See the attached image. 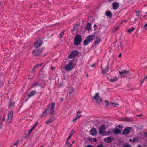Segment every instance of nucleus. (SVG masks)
I'll return each instance as SVG.
<instances>
[{"label": "nucleus", "mask_w": 147, "mask_h": 147, "mask_svg": "<svg viewBox=\"0 0 147 147\" xmlns=\"http://www.w3.org/2000/svg\"><path fill=\"white\" fill-rule=\"evenodd\" d=\"M105 102H107V100H106L105 101Z\"/></svg>", "instance_id": "nucleus-62"}, {"label": "nucleus", "mask_w": 147, "mask_h": 147, "mask_svg": "<svg viewBox=\"0 0 147 147\" xmlns=\"http://www.w3.org/2000/svg\"><path fill=\"white\" fill-rule=\"evenodd\" d=\"M51 69H52V70H53L54 69V68L53 67H51Z\"/></svg>", "instance_id": "nucleus-59"}, {"label": "nucleus", "mask_w": 147, "mask_h": 147, "mask_svg": "<svg viewBox=\"0 0 147 147\" xmlns=\"http://www.w3.org/2000/svg\"><path fill=\"white\" fill-rule=\"evenodd\" d=\"M147 79V76H146V77H145V78H144V79H143V80L140 83V86H141V85L142 84H143V82H144V80H145V79Z\"/></svg>", "instance_id": "nucleus-33"}, {"label": "nucleus", "mask_w": 147, "mask_h": 147, "mask_svg": "<svg viewBox=\"0 0 147 147\" xmlns=\"http://www.w3.org/2000/svg\"><path fill=\"white\" fill-rule=\"evenodd\" d=\"M117 79V77L112 78L109 79L110 81L111 82H115Z\"/></svg>", "instance_id": "nucleus-27"}, {"label": "nucleus", "mask_w": 147, "mask_h": 147, "mask_svg": "<svg viewBox=\"0 0 147 147\" xmlns=\"http://www.w3.org/2000/svg\"><path fill=\"white\" fill-rule=\"evenodd\" d=\"M68 140H67V141L65 143V145L66 146H71V144L69 143L68 142Z\"/></svg>", "instance_id": "nucleus-32"}, {"label": "nucleus", "mask_w": 147, "mask_h": 147, "mask_svg": "<svg viewBox=\"0 0 147 147\" xmlns=\"http://www.w3.org/2000/svg\"><path fill=\"white\" fill-rule=\"evenodd\" d=\"M19 141L18 140L14 144V145H16L17 147L18 144L19 143Z\"/></svg>", "instance_id": "nucleus-39"}, {"label": "nucleus", "mask_w": 147, "mask_h": 147, "mask_svg": "<svg viewBox=\"0 0 147 147\" xmlns=\"http://www.w3.org/2000/svg\"><path fill=\"white\" fill-rule=\"evenodd\" d=\"M118 47H121V48H122V47L121 45V43L120 44V45H119L118 46Z\"/></svg>", "instance_id": "nucleus-51"}, {"label": "nucleus", "mask_w": 147, "mask_h": 147, "mask_svg": "<svg viewBox=\"0 0 147 147\" xmlns=\"http://www.w3.org/2000/svg\"><path fill=\"white\" fill-rule=\"evenodd\" d=\"M36 91H31L28 94V96L27 97H28V99L26 100L25 102H26L27 100L29 99V97H32L33 96L36 94Z\"/></svg>", "instance_id": "nucleus-15"}, {"label": "nucleus", "mask_w": 147, "mask_h": 147, "mask_svg": "<svg viewBox=\"0 0 147 147\" xmlns=\"http://www.w3.org/2000/svg\"><path fill=\"white\" fill-rule=\"evenodd\" d=\"M106 128L104 125H101L99 129V133L100 134H104L105 132Z\"/></svg>", "instance_id": "nucleus-11"}, {"label": "nucleus", "mask_w": 147, "mask_h": 147, "mask_svg": "<svg viewBox=\"0 0 147 147\" xmlns=\"http://www.w3.org/2000/svg\"><path fill=\"white\" fill-rule=\"evenodd\" d=\"M108 66H107L106 68H105V69H102V74H105L108 72Z\"/></svg>", "instance_id": "nucleus-24"}, {"label": "nucleus", "mask_w": 147, "mask_h": 147, "mask_svg": "<svg viewBox=\"0 0 147 147\" xmlns=\"http://www.w3.org/2000/svg\"><path fill=\"white\" fill-rule=\"evenodd\" d=\"M55 120V119H52V118H50L47 119L45 121V123L46 124H49Z\"/></svg>", "instance_id": "nucleus-17"}, {"label": "nucleus", "mask_w": 147, "mask_h": 147, "mask_svg": "<svg viewBox=\"0 0 147 147\" xmlns=\"http://www.w3.org/2000/svg\"><path fill=\"white\" fill-rule=\"evenodd\" d=\"M74 91V88L70 87L68 89V92L69 93V94L70 95Z\"/></svg>", "instance_id": "nucleus-25"}, {"label": "nucleus", "mask_w": 147, "mask_h": 147, "mask_svg": "<svg viewBox=\"0 0 147 147\" xmlns=\"http://www.w3.org/2000/svg\"><path fill=\"white\" fill-rule=\"evenodd\" d=\"M48 111L46 109L44 110L42 113L39 115L40 116H41L42 117H43L44 116H46L47 115Z\"/></svg>", "instance_id": "nucleus-18"}, {"label": "nucleus", "mask_w": 147, "mask_h": 147, "mask_svg": "<svg viewBox=\"0 0 147 147\" xmlns=\"http://www.w3.org/2000/svg\"><path fill=\"white\" fill-rule=\"evenodd\" d=\"M121 53H120L119 54V55L118 57L120 58L121 57Z\"/></svg>", "instance_id": "nucleus-52"}, {"label": "nucleus", "mask_w": 147, "mask_h": 147, "mask_svg": "<svg viewBox=\"0 0 147 147\" xmlns=\"http://www.w3.org/2000/svg\"><path fill=\"white\" fill-rule=\"evenodd\" d=\"M113 140V138L112 137H108L103 139L104 141L106 143H110Z\"/></svg>", "instance_id": "nucleus-10"}, {"label": "nucleus", "mask_w": 147, "mask_h": 147, "mask_svg": "<svg viewBox=\"0 0 147 147\" xmlns=\"http://www.w3.org/2000/svg\"><path fill=\"white\" fill-rule=\"evenodd\" d=\"M5 115H4L3 117L1 119V120L3 121H4L5 120Z\"/></svg>", "instance_id": "nucleus-40"}, {"label": "nucleus", "mask_w": 147, "mask_h": 147, "mask_svg": "<svg viewBox=\"0 0 147 147\" xmlns=\"http://www.w3.org/2000/svg\"><path fill=\"white\" fill-rule=\"evenodd\" d=\"M142 115L141 114H140V115H138V116H142Z\"/></svg>", "instance_id": "nucleus-60"}, {"label": "nucleus", "mask_w": 147, "mask_h": 147, "mask_svg": "<svg viewBox=\"0 0 147 147\" xmlns=\"http://www.w3.org/2000/svg\"><path fill=\"white\" fill-rule=\"evenodd\" d=\"M135 29V28H134V27H132L128 29L127 31L128 32L131 33V32L134 30Z\"/></svg>", "instance_id": "nucleus-28"}, {"label": "nucleus", "mask_w": 147, "mask_h": 147, "mask_svg": "<svg viewBox=\"0 0 147 147\" xmlns=\"http://www.w3.org/2000/svg\"><path fill=\"white\" fill-rule=\"evenodd\" d=\"M145 14H147V12Z\"/></svg>", "instance_id": "nucleus-64"}, {"label": "nucleus", "mask_w": 147, "mask_h": 147, "mask_svg": "<svg viewBox=\"0 0 147 147\" xmlns=\"http://www.w3.org/2000/svg\"><path fill=\"white\" fill-rule=\"evenodd\" d=\"M13 115V113L12 111H10L8 113L7 118V121L8 123L11 122Z\"/></svg>", "instance_id": "nucleus-9"}, {"label": "nucleus", "mask_w": 147, "mask_h": 147, "mask_svg": "<svg viewBox=\"0 0 147 147\" xmlns=\"http://www.w3.org/2000/svg\"><path fill=\"white\" fill-rule=\"evenodd\" d=\"M86 147H94V146L92 145L88 144V145H87L86 146Z\"/></svg>", "instance_id": "nucleus-43"}, {"label": "nucleus", "mask_w": 147, "mask_h": 147, "mask_svg": "<svg viewBox=\"0 0 147 147\" xmlns=\"http://www.w3.org/2000/svg\"><path fill=\"white\" fill-rule=\"evenodd\" d=\"M34 129L32 127L29 130L28 134H30L33 131Z\"/></svg>", "instance_id": "nucleus-38"}, {"label": "nucleus", "mask_w": 147, "mask_h": 147, "mask_svg": "<svg viewBox=\"0 0 147 147\" xmlns=\"http://www.w3.org/2000/svg\"><path fill=\"white\" fill-rule=\"evenodd\" d=\"M43 63H41L40 65L39 64H36L35 66H34L32 69L33 71L35 70V69L38 66H41L42 65Z\"/></svg>", "instance_id": "nucleus-29"}, {"label": "nucleus", "mask_w": 147, "mask_h": 147, "mask_svg": "<svg viewBox=\"0 0 147 147\" xmlns=\"http://www.w3.org/2000/svg\"><path fill=\"white\" fill-rule=\"evenodd\" d=\"M94 98L96 102L97 103H99L102 102V100L99 95L98 93H95L94 96Z\"/></svg>", "instance_id": "nucleus-7"}, {"label": "nucleus", "mask_w": 147, "mask_h": 147, "mask_svg": "<svg viewBox=\"0 0 147 147\" xmlns=\"http://www.w3.org/2000/svg\"><path fill=\"white\" fill-rule=\"evenodd\" d=\"M119 28V27H116V28H115V30H117Z\"/></svg>", "instance_id": "nucleus-57"}, {"label": "nucleus", "mask_w": 147, "mask_h": 147, "mask_svg": "<svg viewBox=\"0 0 147 147\" xmlns=\"http://www.w3.org/2000/svg\"><path fill=\"white\" fill-rule=\"evenodd\" d=\"M123 146V147H131V145L128 143L124 144Z\"/></svg>", "instance_id": "nucleus-31"}, {"label": "nucleus", "mask_w": 147, "mask_h": 147, "mask_svg": "<svg viewBox=\"0 0 147 147\" xmlns=\"http://www.w3.org/2000/svg\"><path fill=\"white\" fill-rule=\"evenodd\" d=\"M110 104L114 107H116L117 105H119L118 104L113 102L111 103Z\"/></svg>", "instance_id": "nucleus-35"}, {"label": "nucleus", "mask_w": 147, "mask_h": 147, "mask_svg": "<svg viewBox=\"0 0 147 147\" xmlns=\"http://www.w3.org/2000/svg\"><path fill=\"white\" fill-rule=\"evenodd\" d=\"M74 141H73L72 142V143H74Z\"/></svg>", "instance_id": "nucleus-61"}, {"label": "nucleus", "mask_w": 147, "mask_h": 147, "mask_svg": "<svg viewBox=\"0 0 147 147\" xmlns=\"http://www.w3.org/2000/svg\"><path fill=\"white\" fill-rule=\"evenodd\" d=\"M92 141H93V142H96V141H97V139H96V138H93V139Z\"/></svg>", "instance_id": "nucleus-50"}, {"label": "nucleus", "mask_w": 147, "mask_h": 147, "mask_svg": "<svg viewBox=\"0 0 147 147\" xmlns=\"http://www.w3.org/2000/svg\"><path fill=\"white\" fill-rule=\"evenodd\" d=\"M38 85V84L37 82H35L34 84H33L32 86V88H34V87H35L36 86Z\"/></svg>", "instance_id": "nucleus-34"}, {"label": "nucleus", "mask_w": 147, "mask_h": 147, "mask_svg": "<svg viewBox=\"0 0 147 147\" xmlns=\"http://www.w3.org/2000/svg\"><path fill=\"white\" fill-rule=\"evenodd\" d=\"M112 6L113 9L116 10L119 7V5L117 2H115L112 4Z\"/></svg>", "instance_id": "nucleus-13"}, {"label": "nucleus", "mask_w": 147, "mask_h": 147, "mask_svg": "<svg viewBox=\"0 0 147 147\" xmlns=\"http://www.w3.org/2000/svg\"><path fill=\"white\" fill-rule=\"evenodd\" d=\"M105 15L108 17H111L112 16L111 12L109 11H107L105 13Z\"/></svg>", "instance_id": "nucleus-22"}, {"label": "nucleus", "mask_w": 147, "mask_h": 147, "mask_svg": "<svg viewBox=\"0 0 147 147\" xmlns=\"http://www.w3.org/2000/svg\"><path fill=\"white\" fill-rule=\"evenodd\" d=\"M55 106V105L54 103H51L49 104L46 109L48 113L50 112L51 114H52L54 112Z\"/></svg>", "instance_id": "nucleus-3"}, {"label": "nucleus", "mask_w": 147, "mask_h": 147, "mask_svg": "<svg viewBox=\"0 0 147 147\" xmlns=\"http://www.w3.org/2000/svg\"><path fill=\"white\" fill-rule=\"evenodd\" d=\"M140 12V11H136V15L138 17L139 16V13Z\"/></svg>", "instance_id": "nucleus-42"}, {"label": "nucleus", "mask_w": 147, "mask_h": 147, "mask_svg": "<svg viewBox=\"0 0 147 147\" xmlns=\"http://www.w3.org/2000/svg\"><path fill=\"white\" fill-rule=\"evenodd\" d=\"M94 66V64H93L91 65V67H93Z\"/></svg>", "instance_id": "nucleus-54"}, {"label": "nucleus", "mask_w": 147, "mask_h": 147, "mask_svg": "<svg viewBox=\"0 0 147 147\" xmlns=\"http://www.w3.org/2000/svg\"><path fill=\"white\" fill-rule=\"evenodd\" d=\"M137 147H142V146L140 145H139Z\"/></svg>", "instance_id": "nucleus-55"}, {"label": "nucleus", "mask_w": 147, "mask_h": 147, "mask_svg": "<svg viewBox=\"0 0 147 147\" xmlns=\"http://www.w3.org/2000/svg\"><path fill=\"white\" fill-rule=\"evenodd\" d=\"M97 147H102V144L98 145L97 146Z\"/></svg>", "instance_id": "nucleus-47"}, {"label": "nucleus", "mask_w": 147, "mask_h": 147, "mask_svg": "<svg viewBox=\"0 0 147 147\" xmlns=\"http://www.w3.org/2000/svg\"><path fill=\"white\" fill-rule=\"evenodd\" d=\"M129 141H132L133 142H137L138 141V140L137 138H134L132 139H130L129 140Z\"/></svg>", "instance_id": "nucleus-26"}, {"label": "nucleus", "mask_w": 147, "mask_h": 147, "mask_svg": "<svg viewBox=\"0 0 147 147\" xmlns=\"http://www.w3.org/2000/svg\"><path fill=\"white\" fill-rule=\"evenodd\" d=\"M75 27H74V28H73V29H72V30H75Z\"/></svg>", "instance_id": "nucleus-56"}, {"label": "nucleus", "mask_w": 147, "mask_h": 147, "mask_svg": "<svg viewBox=\"0 0 147 147\" xmlns=\"http://www.w3.org/2000/svg\"><path fill=\"white\" fill-rule=\"evenodd\" d=\"M123 128L122 125H119L116 126L114 129H112L113 132L115 134H119Z\"/></svg>", "instance_id": "nucleus-4"}, {"label": "nucleus", "mask_w": 147, "mask_h": 147, "mask_svg": "<svg viewBox=\"0 0 147 147\" xmlns=\"http://www.w3.org/2000/svg\"><path fill=\"white\" fill-rule=\"evenodd\" d=\"M144 134H145V136H146L147 137V133H144Z\"/></svg>", "instance_id": "nucleus-53"}, {"label": "nucleus", "mask_w": 147, "mask_h": 147, "mask_svg": "<svg viewBox=\"0 0 147 147\" xmlns=\"http://www.w3.org/2000/svg\"><path fill=\"white\" fill-rule=\"evenodd\" d=\"M90 134L91 135H95L97 134L96 129L94 128H92L90 131Z\"/></svg>", "instance_id": "nucleus-12"}, {"label": "nucleus", "mask_w": 147, "mask_h": 147, "mask_svg": "<svg viewBox=\"0 0 147 147\" xmlns=\"http://www.w3.org/2000/svg\"><path fill=\"white\" fill-rule=\"evenodd\" d=\"M38 122L37 121L36 122L35 124L34 125V126L32 127L34 129L36 126L38 125Z\"/></svg>", "instance_id": "nucleus-36"}, {"label": "nucleus", "mask_w": 147, "mask_h": 147, "mask_svg": "<svg viewBox=\"0 0 147 147\" xmlns=\"http://www.w3.org/2000/svg\"><path fill=\"white\" fill-rule=\"evenodd\" d=\"M75 132V131L74 130H72L70 133L68 137L67 138V140H69L70 138L74 134Z\"/></svg>", "instance_id": "nucleus-19"}, {"label": "nucleus", "mask_w": 147, "mask_h": 147, "mask_svg": "<svg viewBox=\"0 0 147 147\" xmlns=\"http://www.w3.org/2000/svg\"><path fill=\"white\" fill-rule=\"evenodd\" d=\"M78 54V51L75 50L72 51L71 54L69 56V59H72L75 57Z\"/></svg>", "instance_id": "nucleus-8"}, {"label": "nucleus", "mask_w": 147, "mask_h": 147, "mask_svg": "<svg viewBox=\"0 0 147 147\" xmlns=\"http://www.w3.org/2000/svg\"><path fill=\"white\" fill-rule=\"evenodd\" d=\"M82 41L81 36L79 35H76L75 38L74 42L76 45H78Z\"/></svg>", "instance_id": "nucleus-6"}, {"label": "nucleus", "mask_w": 147, "mask_h": 147, "mask_svg": "<svg viewBox=\"0 0 147 147\" xmlns=\"http://www.w3.org/2000/svg\"><path fill=\"white\" fill-rule=\"evenodd\" d=\"M95 38V36L94 35H91L87 36L83 42L84 45H87L92 42Z\"/></svg>", "instance_id": "nucleus-2"}, {"label": "nucleus", "mask_w": 147, "mask_h": 147, "mask_svg": "<svg viewBox=\"0 0 147 147\" xmlns=\"http://www.w3.org/2000/svg\"><path fill=\"white\" fill-rule=\"evenodd\" d=\"M40 147H43V146H40Z\"/></svg>", "instance_id": "nucleus-63"}, {"label": "nucleus", "mask_w": 147, "mask_h": 147, "mask_svg": "<svg viewBox=\"0 0 147 147\" xmlns=\"http://www.w3.org/2000/svg\"><path fill=\"white\" fill-rule=\"evenodd\" d=\"M86 29L88 31H90L91 30V24L89 23H88L86 27Z\"/></svg>", "instance_id": "nucleus-21"}, {"label": "nucleus", "mask_w": 147, "mask_h": 147, "mask_svg": "<svg viewBox=\"0 0 147 147\" xmlns=\"http://www.w3.org/2000/svg\"><path fill=\"white\" fill-rule=\"evenodd\" d=\"M14 102H11L9 105V106H12L14 105Z\"/></svg>", "instance_id": "nucleus-45"}, {"label": "nucleus", "mask_w": 147, "mask_h": 147, "mask_svg": "<svg viewBox=\"0 0 147 147\" xmlns=\"http://www.w3.org/2000/svg\"><path fill=\"white\" fill-rule=\"evenodd\" d=\"M30 136V134H28L27 135L25 136V138H28Z\"/></svg>", "instance_id": "nucleus-46"}, {"label": "nucleus", "mask_w": 147, "mask_h": 147, "mask_svg": "<svg viewBox=\"0 0 147 147\" xmlns=\"http://www.w3.org/2000/svg\"><path fill=\"white\" fill-rule=\"evenodd\" d=\"M144 29L146 30L147 29V22L146 23L144 26Z\"/></svg>", "instance_id": "nucleus-37"}, {"label": "nucleus", "mask_w": 147, "mask_h": 147, "mask_svg": "<svg viewBox=\"0 0 147 147\" xmlns=\"http://www.w3.org/2000/svg\"><path fill=\"white\" fill-rule=\"evenodd\" d=\"M131 127H127L125 128L123 131V134H128L130 131V129Z\"/></svg>", "instance_id": "nucleus-14"}, {"label": "nucleus", "mask_w": 147, "mask_h": 147, "mask_svg": "<svg viewBox=\"0 0 147 147\" xmlns=\"http://www.w3.org/2000/svg\"><path fill=\"white\" fill-rule=\"evenodd\" d=\"M110 132H109L108 133L106 134V135H108L109 134H110Z\"/></svg>", "instance_id": "nucleus-58"}, {"label": "nucleus", "mask_w": 147, "mask_h": 147, "mask_svg": "<svg viewBox=\"0 0 147 147\" xmlns=\"http://www.w3.org/2000/svg\"><path fill=\"white\" fill-rule=\"evenodd\" d=\"M77 119H76V117H75L72 120V121L73 122H74V121H76V120H77Z\"/></svg>", "instance_id": "nucleus-48"}, {"label": "nucleus", "mask_w": 147, "mask_h": 147, "mask_svg": "<svg viewBox=\"0 0 147 147\" xmlns=\"http://www.w3.org/2000/svg\"><path fill=\"white\" fill-rule=\"evenodd\" d=\"M41 44V41L39 40L37 41L35 43L34 46L38 48L40 46Z\"/></svg>", "instance_id": "nucleus-20"}, {"label": "nucleus", "mask_w": 147, "mask_h": 147, "mask_svg": "<svg viewBox=\"0 0 147 147\" xmlns=\"http://www.w3.org/2000/svg\"><path fill=\"white\" fill-rule=\"evenodd\" d=\"M101 41V40L100 38H98L96 39L95 42V45H98Z\"/></svg>", "instance_id": "nucleus-23"}, {"label": "nucleus", "mask_w": 147, "mask_h": 147, "mask_svg": "<svg viewBox=\"0 0 147 147\" xmlns=\"http://www.w3.org/2000/svg\"><path fill=\"white\" fill-rule=\"evenodd\" d=\"M41 53V51L40 50H36L33 52V53L34 55L39 56Z\"/></svg>", "instance_id": "nucleus-16"}, {"label": "nucleus", "mask_w": 147, "mask_h": 147, "mask_svg": "<svg viewBox=\"0 0 147 147\" xmlns=\"http://www.w3.org/2000/svg\"><path fill=\"white\" fill-rule=\"evenodd\" d=\"M127 20H123L122 21L121 23H120V24H122L123 22H127Z\"/></svg>", "instance_id": "nucleus-44"}, {"label": "nucleus", "mask_w": 147, "mask_h": 147, "mask_svg": "<svg viewBox=\"0 0 147 147\" xmlns=\"http://www.w3.org/2000/svg\"><path fill=\"white\" fill-rule=\"evenodd\" d=\"M120 74V76L121 77H123L127 76L128 75H130L131 73L128 71L122 70L121 71H119Z\"/></svg>", "instance_id": "nucleus-5"}, {"label": "nucleus", "mask_w": 147, "mask_h": 147, "mask_svg": "<svg viewBox=\"0 0 147 147\" xmlns=\"http://www.w3.org/2000/svg\"><path fill=\"white\" fill-rule=\"evenodd\" d=\"M74 59L71 60H69V63L66 65L65 66V69L67 71H71L74 68V66L76 65V63L74 64L73 62Z\"/></svg>", "instance_id": "nucleus-1"}, {"label": "nucleus", "mask_w": 147, "mask_h": 147, "mask_svg": "<svg viewBox=\"0 0 147 147\" xmlns=\"http://www.w3.org/2000/svg\"><path fill=\"white\" fill-rule=\"evenodd\" d=\"M77 119H76V117H75L72 120V121L73 122H74V121H76V120H77Z\"/></svg>", "instance_id": "nucleus-49"}, {"label": "nucleus", "mask_w": 147, "mask_h": 147, "mask_svg": "<svg viewBox=\"0 0 147 147\" xmlns=\"http://www.w3.org/2000/svg\"><path fill=\"white\" fill-rule=\"evenodd\" d=\"M81 113V112H80L79 111L78 112L76 116L75 117L76 119H78L82 116L81 115H79V114L80 113Z\"/></svg>", "instance_id": "nucleus-30"}, {"label": "nucleus", "mask_w": 147, "mask_h": 147, "mask_svg": "<svg viewBox=\"0 0 147 147\" xmlns=\"http://www.w3.org/2000/svg\"><path fill=\"white\" fill-rule=\"evenodd\" d=\"M63 34H63V32H61L60 34H59V35L61 37V38H62L63 36Z\"/></svg>", "instance_id": "nucleus-41"}]
</instances>
